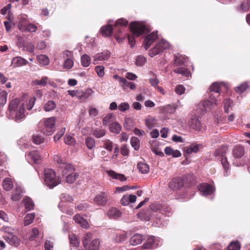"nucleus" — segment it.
<instances>
[{
  "mask_svg": "<svg viewBox=\"0 0 250 250\" xmlns=\"http://www.w3.org/2000/svg\"><path fill=\"white\" fill-rule=\"evenodd\" d=\"M28 159H30L35 164H40L41 157L37 150H33L29 152Z\"/></svg>",
  "mask_w": 250,
  "mask_h": 250,
  "instance_id": "obj_16",
  "label": "nucleus"
},
{
  "mask_svg": "<svg viewBox=\"0 0 250 250\" xmlns=\"http://www.w3.org/2000/svg\"><path fill=\"white\" fill-rule=\"evenodd\" d=\"M54 160L60 167L62 174L65 176V182L68 184L73 183L78 178V174L74 171V167L72 165L65 163L58 155L54 156Z\"/></svg>",
  "mask_w": 250,
  "mask_h": 250,
  "instance_id": "obj_2",
  "label": "nucleus"
},
{
  "mask_svg": "<svg viewBox=\"0 0 250 250\" xmlns=\"http://www.w3.org/2000/svg\"><path fill=\"white\" fill-rule=\"evenodd\" d=\"M69 239L71 245L76 247L79 246L80 242L75 235L73 234H70L69 235Z\"/></svg>",
  "mask_w": 250,
  "mask_h": 250,
  "instance_id": "obj_50",
  "label": "nucleus"
},
{
  "mask_svg": "<svg viewBox=\"0 0 250 250\" xmlns=\"http://www.w3.org/2000/svg\"><path fill=\"white\" fill-rule=\"evenodd\" d=\"M200 146H201V145H191L188 147H187L186 149V153L188 154H190L193 153H196L199 150V147Z\"/></svg>",
  "mask_w": 250,
  "mask_h": 250,
  "instance_id": "obj_36",
  "label": "nucleus"
},
{
  "mask_svg": "<svg viewBox=\"0 0 250 250\" xmlns=\"http://www.w3.org/2000/svg\"><path fill=\"white\" fill-rule=\"evenodd\" d=\"M103 147L106 149L108 151L111 152L115 144H114L112 141L108 139H105L102 141Z\"/></svg>",
  "mask_w": 250,
  "mask_h": 250,
  "instance_id": "obj_29",
  "label": "nucleus"
},
{
  "mask_svg": "<svg viewBox=\"0 0 250 250\" xmlns=\"http://www.w3.org/2000/svg\"><path fill=\"white\" fill-rule=\"evenodd\" d=\"M64 141L65 144L72 146L75 144V139L69 135H66L64 137Z\"/></svg>",
  "mask_w": 250,
  "mask_h": 250,
  "instance_id": "obj_53",
  "label": "nucleus"
},
{
  "mask_svg": "<svg viewBox=\"0 0 250 250\" xmlns=\"http://www.w3.org/2000/svg\"><path fill=\"white\" fill-rule=\"evenodd\" d=\"M44 141V139L41 136L34 135L33 136V142L36 145H40Z\"/></svg>",
  "mask_w": 250,
  "mask_h": 250,
  "instance_id": "obj_62",
  "label": "nucleus"
},
{
  "mask_svg": "<svg viewBox=\"0 0 250 250\" xmlns=\"http://www.w3.org/2000/svg\"><path fill=\"white\" fill-rule=\"evenodd\" d=\"M184 185V181L182 178H173L168 183L169 188L172 190H177L181 188Z\"/></svg>",
  "mask_w": 250,
  "mask_h": 250,
  "instance_id": "obj_11",
  "label": "nucleus"
},
{
  "mask_svg": "<svg viewBox=\"0 0 250 250\" xmlns=\"http://www.w3.org/2000/svg\"><path fill=\"white\" fill-rule=\"evenodd\" d=\"M221 96L218 94V95H215L214 92H211V94L209 95V98L210 99V101L215 105L218 104H219V101L221 100Z\"/></svg>",
  "mask_w": 250,
  "mask_h": 250,
  "instance_id": "obj_40",
  "label": "nucleus"
},
{
  "mask_svg": "<svg viewBox=\"0 0 250 250\" xmlns=\"http://www.w3.org/2000/svg\"><path fill=\"white\" fill-rule=\"evenodd\" d=\"M244 154V147L240 146H235L233 150V156L235 159L241 158Z\"/></svg>",
  "mask_w": 250,
  "mask_h": 250,
  "instance_id": "obj_23",
  "label": "nucleus"
},
{
  "mask_svg": "<svg viewBox=\"0 0 250 250\" xmlns=\"http://www.w3.org/2000/svg\"><path fill=\"white\" fill-rule=\"evenodd\" d=\"M228 150V147L226 146H222L217 148L215 152L214 155L217 157H225V155Z\"/></svg>",
  "mask_w": 250,
  "mask_h": 250,
  "instance_id": "obj_35",
  "label": "nucleus"
},
{
  "mask_svg": "<svg viewBox=\"0 0 250 250\" xmlns=\"http://www.w3.org/2000/svg\"><path fill=\"white\" fill-rule=\"evenodd\" d=\"M4 238L10 245H13L16 247L19 246L20 244V240L14 234L5 236Z\"/></svg>",
  "mask_w": 250,
  "mask_h": 250,
  "instance_id": "obj_20",
  "label": "nucleus"
},
{
  "mask_svg": "<svg viewBox=\"0 0 250 250\" xmlns=\"http://www.w3.org/2000/svg\"><path fill=\"white\" fill-rule=\"evenodd\" d=\"M38 62L43 65H46L49 63V59L45 55H40L37 57Z\"/></svg>",
  "mask_w": 250,
  "mask_h": 250,
  "instance_id": "obj_32",
  "label": "nucleus"
},
{
  "mask_svg": "<svg viewBox=\"0 0 250 250\" xmlns=\"http://www.w3.org/2000/svg\"><path fill=\"white\" fill-rule=\"evenodd\" d=\"M91 62L90 57L87 54H83L81 57V63L83 67H88Z\"/></svg>",
  "mask_w": 250,
  "mask_h": 250,
  "instance_id": "obj_38",
  "label": "nucleus"
},
{
  "mask_svg": "<svg viewBox=\"0 0 250 250\" xmlns=\"http://www.w3.org/2000/svg\"><path fill=\"white\" fill-rule=\"evenodd\" d=\"M248 87L249 86L247 83H244L236 87L235 88V90L237 93H242L245 91Z\"/></svg>",
  "mask_w": 250,
  "mask_h": 250,
  "instance_id": "obj_52",
  "label": "nucleus"
},
{
  "mask_svg": "<svg viewBox=\"0 0 250 250\" xmlns=\"http://www.w3.org/2000/svg\"><path fill=\"white\" fill-rule=\"evenodd\" d=\"M130 28L133 35L135 37H139L144 34L149 32L148 28L143 23L134 21L130 23Z\"/></svg>",
  "mask_w": 250,
  "mask_h": 250,
  "instance_id": "obj_5",
  "label": "nucleus"
},
{
  "mask_svg": "<svg viewBox=\"0 0 250 250\" xmlns=\"http://www.w3.org/2000/svg\"><path fill=\"white\" fill-rule=\"evenodd\" d=\"M199 191L205 196L211 194L214 189L213 187L207 183H203L198 187Z\"/></svg>",
  "mask_w": 250,
  "mask_h": 250,
  "instance_id": "obj_12",
  "label": "nucleus"
},
{
  "mask_svg": "<svg viewBox=\"0 0 250 250\" xmlns=\"http://www.w3.org/2000/svg\"><path fill=\"white\" fill-rule=\"evenodd\" d=\"M241 246L237 241L231 242L228 247V250H240Z\"/></svg>",
  "mask_w": 250,
  "mask_h": 250,
  "instance_id": "obj_46",
  "label": "nucleus"
},
{
  "mask_svg": "<svg viewBox=\"0 0 250 250\" xmlns=\"http://www.w3.org/2000/svg\"><path fill=\"white\" fill-rule=\"evenodd\" d=\"M95 71L99 77H103L104 75V68L103 66L99 65L96 66Z\"/></svg>",
  "mask_w": 250,
  "mask_h": 250,
  "instance_id": "obj_63",
  "label": "nucleus"
},
{
  "mask_svg": "<svg viewBox=\"0 0 250 250\" xmlns=\"http://www.w3.org/2000/svg\"><path fill=\"white\" fill-rule=\"evenodd\" d=\"M106 132L104 129L97 128L94 130L93 132V135L97 138H100L105 135Z\"/></svg>",
  "mask_w": 250,
  "mask_h": 250,
  "instance_id": "obj_48",
  "label": "nucleus"
},
{
  "mask_svg": "<svg viewBox=\"0 0 250 250\" xmlns=\"http://www.w3.org/2000/svg\"><path fill=\"white\" fill-rule=\"evenodd\" d=\"M158 37L157 31L153 32L147 36L145 40L144 46L146 50L148 49L151 44L156 40Z\"/></svg>",
  "mask_w": 250,
  "mask_h": 250,
  "instance_id": "obj_13",
  "label": "nucleus"
},
{
  "mask_svg": "<svg viewBox=\"0 0 250 250\" xmlns=\"http://www.w3.org/2000/svg\"><path fill=\"white\" fill-rule=\"evenodd\" d=\"M173 71L178 74H180L182 75L185 76L187 77H189L190 76V72L188 70L184 67H179L173 70Z\"/></svg>",
  "mask_w": 250,
  "mask_h": 250,
  "instance_id": "obj_37",
  "label": "nucleus"
},
{
  "mask_svg": "<svg viewBox=\"0 0 250 250\" xmlns=\"http://www.w3.org/2000/svg\"><path fill=\"white\" fill-rule=\"evenodd\" d=\"M138 168L139 171L143 174L147 173L149 170V167L148 165L142 162L139 163L138 164Z\"/></svg>",
  "mask_w": 250,
  "mask_h": 250,
  "instance_id": "obj_39",
  "label": "nucleus"
},
{
  "mask_svg": "<svg viewBox=\"0 0 250 250\" xmlns=\"http://www.w3.org/2000/svg\"><path fill=\"white\" fill-rule=\"evenodd\" d=\"M92 234L86 233L83 240V244L85 250H98L99 241L98 239L92 240Z\"/></svg>",
  "mask_w": 250,
  "mask_h": 250,
  "instance_id": "obj_4",
  "label": "nucleus"
},
{
  "mask_svg": "<svg viewBox=\"0 0 250 250\" xmlns=\"http://www.w3.org/2000/svg\"><path fill=\"white\" fill-rule=\"evenodd\" d=\"M7 92L3 90H0V105H4L7 102Z\"/></svg>",
  "mask_w": 250,
  "mask_h": 250,
  "instance_id": "obj_43",
  "label": "nucleus"
},
{
  "mask_svg": "<svg viewBox=\"0 0 250 250\" xmlns=\"http://www.w3.org/2000/svg\"><path fill=\"white\" fill-rule=\"evenodd\" d=\"M48 80V78L47 77H43L41 80H36L33 81V84L34 85H41L42 86H45Z\"/></svg>",
  "mask_w": 250,
  "mask_h": 250,
  "instance_id": "obj_47",
  "label": "nucleus"
},
{
  "mask_svg": "<svg viewBox=\"0 0 250 250\" xmlns=\"http://www.w3.org/2000/svg\"><path fill=\"white\" fill-rule=\"evenodd\" d=\"M35 218L34 213H29L25 217L24 219V226H27L32 223L33 220Z\"/></svg>",
  "mask_w": 250,
  "mask_h": 250,
  "instance_id": "obj_49",
  "label": "nucleus"
},
{
  "mask_svg": "<svg viewBox=\"0 0 250 250\" xmlns=\"http://www.w3.org/2000/svg\"><path fill=\"white\" fill-rule=\"evenodd\" d=\"M22 193L23 190L22 188L20 186H17L14 192L12 195V200L14 201L20 200L22 197Z\"/></svg>",
  "mask_w": 250,
  "mask_h": 250,
  "instance_id": "obj_22",
  "label": "nucleus"
},
{
  "mask_svg": "<svg viewBox=\"0 0 250 250\" xmlns=\"http://www.w3.org/2000/svg\"><path fill=\"white\" fill-rule=\"evenodd\" d=\"M26 18L24 17H21L19 19L18 27L19 29L22 32H25V29L27 26Z\"/></svg>",
  "mask_w": 250,
  "mask_h": 250,
  "instance_id": "obj_34",
  "label": "nucleus"
},
{
  "mask_svg": "<svg viewBox=\"0 0 250 250\" xmlns=\"http://www.w3.org/2000/svg\"><path fill=\"white\" fill-rule=\"evenodd\" d=\"M200 105L202 106V110L205 111H208L211 109V107L214 105V104L211 102V101L209 100H205L201 103Z\"/></svg>",
  "mask_w": 250,
  "mask_h": 250,
  "instance_id": "obj_31",
  "label": "nucleus"
},
{
  "mask_svg": "<svg viewBox=\"0 0 250 250\" xmlns=\"http://www.w3.org/2000/svg\"><path fill=\"white\" fill-rule=\"evenodd\" d=\"M24 104L20 100L15 98L9 104L7 116L16 122H20L25 117Z\"/></svg>",
  "mask_w": 250,
  "mask_h": 250,
  "instance_id": "obj_1",
  "label": "nucleus"
},
{
  "mask_svg": "<svg viewBox=\"0 0 250 250\" xmlns=\"http://www.w3.org/2000/svg\"><path fill=\"white\" fill-rule=\"evenodd\" d=\"M60 199L61 202L58 205L59 208L65 207L66 205H64L65 202L71 203L73 201L72 197L66 193H63L61 194Z\"/></svg>",
  "mask_w": 250,
  "mask_h": 250,
  "instance_id": "obj_17",
  "label": "nucleus"
},
{
  "mask_svg": "<svg viewBox=\"0 0 250 250\" xmlns=\"http://www.w3.org/2000/svg\"><path fill=\"white\" fill-rule=\"evenodd\" d=\"M160 241L159 238L154 236L148 237L142 247V250H152L159 246Z\"/></svg>",
  "mask_w": 250,
  "mask_h": 250,
  "instance_id": "obj_7",
  "label": "nucleus"
},
{
  "mask_svg": "<svg viewBox=\"0 0 250 250\" xmlns=\"http://www.w3.org/2000/svg\"><path fill=\"white\" fill-rule=\"evenodd\" d=\"M233 104V102L229 99H227L224 102V106L225 111L228 113L229 110V108H231Z\"/></svg>",
  "mask_w": 250,
  "mask_h": 250,
  "instance_id": "obj_58",
  "label": "nucleus"
},
{
  "mask_svg": "<svg viewBox=\"0 0 250 250\" xmlns=\"http://www.w3.org/2000/svg\"><path fill=\"white\" fill-rule=\"evenodd\" d=\"M169 44L164 40H162L158 42L156 46L149 51V56L151 57L161 53L164 50L168 48Z\"/></svg>",
  "mask_w": 250,
  "mask_h": 250,
  "instance_id": "obj_6",
  "label": "nucleus"
},
{
  "mask_svg": "<svg viewBox=\"0 0 250 250\" xmlns=\"http://www.w3.org/2000/svg\"><path fill=\"white\" fill-rule=\"evenodd\" d=\"M221 163L222 164V166L225 169V172L224 175L225 176H228L229 175L228 174V170H229V164L227 161V159L226 157H221Z\"/></svg>",
  "mask_w": 250,
  "mask_h": 250,
  "instance_id": "obj_51",
  "label": "nucleus"
},
{
  "mask_svg": "<svg viewBox=\"0 0 250 250\" xmlns=\"http://www.w3.org/2000/svg\"><path fill=\"white\" fill-rule=\"evenodd\" d=\"M107 173L110 177L114 179H118L121 181H125L126 180L124 174L116 173L113 170H108Z\"/></svg>",
  "mask_w": 250,
  "mask_h": 250,
  "instance_id": "obj_24",
  "label": "nucleus"
},
{
  "mask_svg": "<svg viewBox=\"0 0 250 250\" xmlns=\"http://www.w3.org/2000/svg\"><path fill=\"white\" fill-rule=\"evenodd\" d=\"M74 65V62L72 59L71 58H67V59L64 60V62L63 63V68L65 69H70Z\"/></svg>",
  "mask_w": 250,
  "mask_h": 250,
  "instance_id": "obj_56",
  "label": "nucleus"
},
{
  "mask_svg": "<svg viewBox=\"0 0 250 250\" xmlns=\"http://www.w3.org/2000/svg\"><path fill=\"white\" fill-rule=\"evenodd\" d=\"M187 58L186 56L181 55H177L175 57L174 65L175 66L186 65L187 62Z\"/></svg>",
  "mask_w": 250,
  "mask_h": 250,
  "instance_id": "obj_21",
  "label": "nucleus"
},
{
  "mask_svg": "<svg viewBox=\"0 0 250 250\" xmlns=\"http://www.w3.org/2000/svg\"><path fill=\"white\" fill-rule=\"evenodd\" d=\"M93 93L91 88H88L85 91L78 90L77 98L80 100H85L89 98Z\"/></svg>",
  "mask_w": 250,
  "mask_h": 250,
  "instance_id": "obj_18",
  "label": "nucleus"
},
{
  "mask_svg": "<svg viewBox=\"0 0 250 250\" xmlns=\"http://www.w3.org/2000/svg\"><path fill=\"white\" fill-rule=\"evenodd\" d=\"M28 63V62L26 60L21 57L18 56L12 59L11 65H12L14 68H15L25 65Z\"/></svg>",
  "mask_w": 250,
  "mask_h": 250,
  "instance_id": "obj_14",
  "label": "nucleus"
},
{
  "mask_svg": "<svg viewBox=\"0 0 250 250\" xmlns=\"http://www.w3.org/2000/svg\"><path fill=\"white\" fill-rule=\"evenodd\" d=\"M56 106V104L54 101H49L44 104L43 108L45 111L49 112L54 110Z\"/></svg>",
  "mask_w": 250,
  "mask_h": 250,
  "instance_id": "obj_41",
  "label": "nucleus"
},
{
  "mask_svg": "<svg viewBox=\"0 0 250 250\" xmlns=\"http://www.w3.org/2000/svg\"><path fill=\"white\" fill-rule=\"evenodd\" d=\"M143 236L140 234H135L130 239V243L132 246H136L142 243Z\"/></svg>",
  "mask_w": 250,
  "mask_h": 250,
  "instance_id": "obj_25",
  "label": "nucleus"
},
{
  "mask_svg": "<svg viewBox=\"0 0 250 250\" xmlns=\"http://www.w3.org/2000/svg\"><path fill=\"white\" fill-rule=\"evenodd\" d=\"M110 56V53L109 51H105L97 54L95 58L96 61H105L108 60Z\"/></svg>",
  "mask_w": 250,
  "mask_h": 250,
  "instance_id": "obj_30",
  "label": "nucleus"
},
{
  "mask_svg": "<svg viewBox=\"0 0 250 250\" xmlns=\"http://www.w3.org/2000/svg\"><path fill=\"white\" fill-rule=\"evenodd\" d=\"M107 215L110 218H117L121 216V213L117 208H112L108 210Z\"/></svg>",
  "mask_w": 250,
  "mask_h": 250,
  "instance_id": "obj_26",
  "label": "nucleus"
},
{
  "mask_svg": "<svg viewBox=\"0 0 250 250\" xmlns=\"http://www.w3.org/2000/svg\"><path fill=\"white\" fill-rule=\"evenodd\" d=\"M115 120V116L111 113L107 114L103 120V124L104 125H109L114 122Z\"/></svg>",
  "mask_w": 250,
  "mask_h": 250,
  "instance_id": "obj_28",
  "label": "nucleus"
},
{
  "mask_svg": "<svg viewBox=\"0 0 250 250\" xmlns=\"http://www.w3.org/2000/svg\"><path fill=\"white\" fill-rule=\"evenodd\" d=\"M131 82L127 81L126 79L120 78V85L124 90H126L128 88L129 83Z\"/></svg>",
  "mask_w": 250,
  "mask_h": 250,
  "instance_id": "obj_60",
  "label": "nucleus"
},
{
  "mask_svg": "<svg viewBox=\"0 0 250 250\" xmlns=\"http://www.w3.org/2000/svg\"><path fill=\"white\" fill-rule=\"evenodd\" d=\"M73 220L75 222L79 224L81 227L83 228H88L89 224L87 220L79 214H76L74 216Z\"/></svg>",
  "mask_w": 250,
  "mask_h": 250,
  "instance_id": "obj_15",
  "label": "nucleus"
},
{
  "mask_svg": "<svg viewBox=\"0 0 250 250\" xmlns=\"http://www.w3.org/2000/svg\"><path fill=\"white\" fill-rule=\"evenodd\" d=\"M43 184L50 188L58 186L61 183L60 177H57L56 173L52 169L47 168L44 170Z\"/></svg>",
  "mask_w": 250,
  "mask_h": 250,
  "instance_id": "obj_3",
  "label": "nucleus"
},
{
  "mask_svg": "<svg viewBox=\"0 0 250 250\" xmlns=\"http://www.w3.org/2000/svg\"><path fill=\"white\" fill-rule=\"evenodd\" d=\"M85 144L89 149H92L95 146V142L94 139L91 137H87L85 139Z\"/></svg>",
  "mask_w": 250,
  "mask_h": 250,
  "instance_id": "obj_57",
  "label": "nucleus"
},
{
  "mask_svg": "<svg viewBox=\"0 0 250 250\" xmlns=\"http://www.w3.org/2000/svg\"><path fill=\"white\" fill-rule=\"evenodd\" d=\"M124 126L127 130H129L132 128L133 126L132 119L129 118H126L125 120Z\"/></svg>",
  "mask_w": 250,
  "mask_h": 250,
  "instance_id": "obj_61",
  "label": "nucleus"
},
{
  "mask_svg": "<svg viewBox=\"0 0 250 250\" xmlns=\"http://www.w3.org/2000/svg\"><path fill=\"white\" fill-rule=\"evenodd\" d=\"M189 126L195 130H200L201 129V123L200 118L197 115H192L188 122Z\"/></svg>",
  "mask_w": 250,
  "mask_h": 250,
  "instance_id": "obj_10",
  "label": "nucleus"
},
{
  "mask_svg": "<svg viewBox=\"0 0 250 250\" xmlns=\"http://www.w3.org/2000/svg\"><path fill=\"white\" fill-rule=\"evenodd\" d=\"M210 90L211 92H214L215 95H218L220 92V85L217 83H213L210 86Z\"/></svg>",
  "mask_w": 250,
  "mask_h": 250,
  "instance_id": "obj_54",
  "label": "nucleus"
},
{
  "mask_svg": "<svg viewBox=\"0 0 250 250\" xmlns=\"http://www.w3.org/2000/svg\"><path fill=\"white\" fill-rule=\"evenodd\" d=\"M137 216L141 220L144 221H148L150 219V217L147 211H145L140 212L137 214Z\"/></svg>",
  "mask_w": 250,
  "mask_h": 250,
  "instance_id": "obj_55",
  "label": "nucleus"
},
{
  "mask_svg": "<svg viewBox=\"0 0 250 250\" xmlns=\"http://www.w3.org/2000/svg\"><path fill=\"white\" fill-rule=\"evenodd\" d=\"M24 49L30 53H33L35 50V46L32 43L27 42L24 45Z\"/></svg>",
  "mask_w": 250,
  "mask_h": 250,
  "instance_id": "obj_64",
  "label": "nucleus"
},
{
  "mask_svg": "<svg viewBox=\"0 0 250 250\" xmlns=\"http://www.w3.org/2000/svg\"><path fill=\"white\" fill-rule=\"evenodd\" d=\"M121 126L120 124L117 122H113L110 125V131L113 133L118 134L121 130Z\"/></svg>",
  "mask_w": 250,
  "mask_h": 250,
  "instance_id": "obj_33",
  "label": "nucleus"
},
{
  "mask_svg": "<svg viewBox=\"0 0 250 250\" xmlns=\"http://www.w3.org/2000/svg\"><path fill=\"white\" fill-rule=\"evenodd\" d=\"M25 208L28 210L33 209L34 205L30 198H26L23 200Z\"/></svg>",
  "mask_w": 250,
  "mask_h": 250,
  "instance_id": "obj_44",
  "label": "nucleus"
},
{
  "mask_svg": "<svg viewBox=\"0 0 250 250\" xmlns=\"http://www.w3.org/2000/svg\"><path fill=\"white\" fill-rule=\"evenodd\" d=\"M130 143L132 147L135 150H138L140 148V141L139 139L136 137H133L130 140Z\"/></svg>",
  "mask_w": 250,
  "mask_h": 250,
  "instance_id": "obj_45",
  "label": "nucleus"
},
{
  "mask_svg": "<svg viewBox=\"0 0 250 250\" xmlns=\"http://www.w3.org/2000/svg\"><path fill=\"white\" fill-rule=\"evenodd\" d=\"M55 119L54 117L47 119L44 122V125L42 129L44 134L49 135L52 134L54 129Z\"/></svg>",
  "mask_w": 250,
  "mask_h": 250,
  "instance_id": "obj_8",
  "label": "nucleus"
},
{
  "mask_svg": "<svg viewBox=\"0 0 250 250\" xmlns=\"http://www.w3.org/2000/svg\"><path fill=\"white\" fill-rule=\"evenodd\" d=\"M108 198L107 193L102 192L95 196L93 203L98 206H104L107 203Z\"/></svg>",
  "mask_w": 250,
  "mask_h": 250,
  "instance_id": "obj_9",
  "label": "nucleus"
},
{
  "mask_svg": "<svg viewBox=\"0 0 250 250\" xmlns=\"http://www.w3.org/2000/svg\"><path fill=\"white\" fill-rule=\"evenodd\" d=\"M2 187L4 190L10 191L13 188V183L9 178H5L2 182Z\"/></svg>",
  "mask_w": 250,
  "mask_h": 250,
  "instance_id": "obj_27",
  "label": "nucleus"
},
{
  "mask_svg": "<svg viewBox=\"0 0 250 250\" xmlns=\"http://www.w3.org/2000/svg\"><path fill=\"white\" fill-rule=\"evenodd\" d=\"M250 8V0H246L244 1L240 6V9L244 11H248Z\"/></svg>",
  "mask_w": 250,
  "mask_h": 250,
  "instance_id": "obj_59",
  "label": "nucleus"
},
{
  "mask_svg": "<svg viewBox=\"0 0 250 250\" xmlns=\"http://www.w3.org/2000/svg\"><path fill=\"white\" fill-rule=\"evenodd\" d=\"M146 125L149 129L152 128L156 125L155 119L151 116L148 117L146 120Z\"/></svg>",
  "mask_w": 250,
  "mask_h": 250,
  "instance_id": "obj_42",
  "label": "nucleus"
},
{
  "mask_svg": "<svg viewBox=\"0 0 250 250\" xmlns=\"http://www.w3.org/2000/svg\"><path fill=\"white\" fill-rule=\"evenodd\" d=\"M113 21H109L108 25L101 27V32L104 36L108 37L112 34L113 28L111 27V23H112Z\"/></svg>",
  "mask_w": 250,
  "mask_h": 250,
  "instance_id": "obj_19",
  "label": "nucleus"
}]
</instances>
